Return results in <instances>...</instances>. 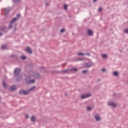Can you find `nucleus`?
<instances>
[{
    "label": "nucleus",
    "mask_w": 128,
    "mask_h": 128,
    "mask_svg": "<svg viewBox=\"0 0 128 128\" xmlns=\"http://www.w3.org/2000/svg\"><path fill=\"white\" fill-rule=\"evenodd\" d=\"M8 27L6 26H0V30H2V32H4L5 33H6L8 32Z\"/></svg>",
    "instance_id": "obj_1"
},
{
    "label": "nucleus",
    "mask_w": 128,
    "mask_h": 128,
    "mask_svg": "<svg viewBox=\"0 0 128 128\" xmlns=\"http://www.w3.org/2000/svg\"><path fill=\"white\" fill-rule=\"evenodd\" d=\"M28 78H30V76H28L26 78V84H34V82H36V80L34 79L28 80Z\"/></svg>",
    "instance_id": "obj_2"
},
{
    "label": "nucleus",
    "mask_w": 128,
    "mask_h": 128,
    "mask_svg": "<svg viewBox=\"0 0 128 128\" xmlns=\"http://www.w3.org/2000/svg\"><path fill=\"white\" fill-rule=\"evenodd\" d=\"M28 90L26 91L24 90H20L19 91L20 94H24V96H26L28 94Z\"/></svg>",
    "instance_id": "obj_3"
},
{
    "label": "nucleus",
    "mask_w": 128,
    "mask_h": 128,
    "mask_svg": "<svg viewBox=\"0 0 128 128\" xmlns=\"http://www.w3.org/2000/svg\"><path fill=\"white\" fill-rule=\"evenodd\" d=\"M20 74V68H16L14 71V74L16 76H18Z\"/></svg>",
    "instance_id": "obj_4"
},
{
    "label": "nucleus",
    "mask_w": 128,
    "mask_h": 128,
    "mask_svg": "<svg viewBox=\"0 0 128 128\" xmlns=\"http://www.w3.org/2000/svg\"><path fill=\"white\" fill-rule=\"evenodd\" d=\"M16 22V18H14L12 19L8 26L9 28H12V24Z\"/></svg>",
    "instance_id": "obj_5"
},
{
    "label": "nucleus",
    "mask_w": 128,
    "mask_h": 128,
    "mask_svg": "<svg viewBox=\"0 0 128 128\" xmlns=\"http://www.w3.org/2000/svg\"><path fill=\"white\" fill-rule=\"evenodd\" d=\"M108 104L109 106H112V108H116V104L114 102H109Z\"/></svg>",
    "instance_id": "obj_6"
},
{
    "label": "nucleus",
    "mask_w": 128,
    "mask_h": 128,
    "mask_svg": "<svg viewBox=\"0 0 128 128\" xmlns=\"http://www.w3.org/2000/svg\"><path fill=\"white\" fill-rule=\"evenodd\" d=\"M90 94H86L82 95L81 98L82 100H84V98H90Z\"/></svg>",
    "instance_id": "obj_7"
},
{
    "label": "nucleus",
    "mask_w": 128,
    "mask_h": 128,
    "mask_svg": "<svg viewBox=\"0 0 128 128\" xmlns=\"http://www.w3.org/2000/svg\"><path fill=\"white\" fill-rule=\"evenodd\" d=\"M25 52H28L30 54H32V48H30L29 46H27L26 48V50H25Z\"/></svg>",
    "instance_id": "obj_8"
},
{
    "label": "nucleus",
    "mask_w": 128,
    "mask_h": 128,
    "mask_svg": "<svg viewBox=\"0 0 128 128\" xmlns=\"http://www.w3.org/2000/svg\"><path fill=\"white\" fill-rule=\"evenodd\" d=\"M10 10V8H4V12L5 16H8V14Z\"/></svg>",
    "instance_id": "obj_9"
},
{
    "label": "nucleus",
    "mask_w": 128,
    "mask_h": 128,
    "mask_svg": "<svg viewBox=\"0 0 128 128\" xmlns=\"http://www.w3.org/2000/svg\"><path fill=\"white\" fill-rule=\"evenodd\" d=\"M87 34H88V36H92V34H94V32L91 30L88 29Z\"/></svg>",
    "instance_id": "obj_10"
},
{
    "label": "nucleus",
    "mask_w": 128,
    "mask_h": 128,
    "mask_svg": "<svg viewBox=\"0 0 128 128\" xmlns=\"http://www.w3.org/2000/svg\"><path fill=\"white\" fill-rule=\"evenodd\" d=\"M84 66V68H90V66H92L90 64V63H85Z\"/></svg>",
    "instance_id": "obj_11"
},
{
    "label": "nucleus",
    "mask_w": 128,
    "mask_h": 128,
    "mask_svg": "<svg viewBox=\"0 0 128 128\" xmlns=\"http://www.w3.org/2000/svg\"><path fill=\"white\" fill-rule=\"evenodd\" d=\"M95 119L96 120V122H100V117L98 115H96L95 116Z\"/></svg>",
    "instance_id": "obj_12"
},
{
    "label": "nucleus",
    "mask_w": 128,
    "mask_h": 128,
    "mask_svg": "<svg viewBox=\"0 0 128 128\" xmlns=\"http://www.w3.org/2000/svg\"><path fill=\"white\" fill-rule=\"evenodd\" d=\"M34 76L36 78H40V74H38V73L36 74H34Z\"/></svg>",
    "instance_id": "obj_13"
},
{
    "label": "nucleus",
    "mask_w": 128,
    "mask_h": 128,
    "mask_svg": "<svg viewBox=\"0 0 128 128\" xmlns=\"http://www.w3.org/2000/svg\"><path fill=\"white\" fill-rule=\"evenodd\" d=\"M10 89L12 90L13 92L16 90V86L13 85L10 86Z\"/></svg>",
    "instance_id": "obj_14"
},
{
    "label": "nucleus",
    "mask_w": 128,
    "mask_h": 128,
    "mask_svg": "<svg viewBox=\"0 0 128 128\" xmlns=\"http://www.w3.org/2000/svg\"><path fill=\"white\" fill-rule=\"evenodd\" d=\"M113 75L115 76H118V72L116 71H114L113 73Z\"/></svg>",
    "instance_id": "obj_15"
},
{
    "label": "nucleus",
    "mask_w": 128,
    "mask_h": 128,
    "mask_svg": "<svg viewBox=\"0 0 128 128\" xmlns=\"http://www.w3.org/2000/svg\"><path fill=\"white\" fill-rule=\"evenodd\" d=\"M34 88H36V86H33L28 90V92H32V90H34Z\"/></svg>",
    "instance_id": "obj_16"
},
{
    "label": "nucleus",
    "mask_w": 128,
    "mask_h": 128,
    "mask_svg": "<svg viewBox=\"0 0 128 128\" xmlns=\"http://www.w3.org/2000/svg\"><path fill=\"white\" fill-rule=\"evenodd\" d=\"M20 18V14H18L16 15V17L14 18H16V20H18V18Z\"/></svg>",
    "instance_id": "obj_17"
},
{
    "label": "nucleus",
    "mask_w": 128,
    "mask_h": 128,
    "mask_svg": "<svg viewBox=\"0 0 128 128\" xmlns=\"http://www.w3.org/2000/svg\"><path fill=\"white\" fill-rule=\"evenodd\" d=\"M101 56H102V58H107L106 54H102Z\"/></svg>",
    "instance_id": "obj_18"
},
{
    "label": "nucleus",
    "mask_w": 128,
    "mask_h": 128,
    "mask_svg": "<svg viewBox=\"0 0 128 128\" xmlns=\"http://www.w3.org/2000/svg\"><path fill=\"white\" fill-rule=\"evenodd\" d=\"M70 70L71 72H76L78 70V68H72L70 69Z\"/></svg>",
    "instance_id": "obj_19"
},
{
    "label": "nucleus",
    "mask_w": 128,
    "mask_h": 128,
    "mask_svg": "<svg viewBox=\"0 0 128 128\" xmlns=\"http://www.w3.org/2000/svg\"><path fill=\"white\" fill-rule=\"evenodd\" d=\"M31 122H36V117L32 116L31 117Z\"/></svg>",
    "instance_id": "obj_20"
},
{
    "label": "nucleus",
    "mask_w": 128,
    "mask_h": 128,
    "mask_svg": "<svg viewBox=\"0 0 128 128\" xmlns=\"http://www.w3.org/2000/svg\"><path fill=\"white\" fill-rule=\"evenodd\" d=\"M1 48L2 50H6V45H2Z\"/></svg>",
    "instance_id": "obj_21"
},
{
    "label": "nucleus",
    "mask_w": 128,
    "mask_h": 128,
    "mask_svg": "<svg viewBox=\"0 0 128 128\" xmlns=\"http://www.w3.org/2000/svg\"><path fill=\"white\" fill-rule=\"evenodd\" d=\"M124 34H128V28L124 30Z\"/></svg>",
    "instance_id": "obj_22"
},
{
    "label": "nucleus",
    "mask_w": 128,
    "mask_h": 128,
    "mask_svg": "<svg viewBox=\"0 0 128 128\" xmlns=\"http://www.w3.org/2000/svg\"><path fill=\"white\" fill-rule=\"evenodd\" d=\"M78 56H86V54L78 52Z\"/></svg>",
    "instance_id": "obj_23"
},
{
    "label": "nucleus",
    "mask_w": 128,
    "mask_h": 128,
    "mask_svg": "<svg viewBox=\"0 0 128 128\" xmlns=\"http://www.w3.org/2000/svg\"><path fill=\"white\" fill-rule=\"evenodd\" d=\"M88 72V70H84L83 71H82V74H86Z\"/></svg>",
    "instance_id": "obj_24"
},
{
    "label": "nucleus",
    "mask_w": 128,
    "mask_h": 128,
    "mask_svg": "<svg viewBox=\"0 0 128 128\" xmlns=\"http://www.w3.org/2000/svg\"><path fill=\"white\" fill-rule=\"evenodd\" d=\"M66 32V29L62 28L60 30V32Z\"/></svg>",
    "instance_id": "obj_25"
},
{
    "label": "nucleus",
    "mask_w": 128,
    "mask_h": 128,
    "mask_svg": "<svg viewBox=\"0 0 128 128\" xmlns=\"http://www.w3.org/2000/svg\"><path fill=\"white\" fill-rule=\"evenodd\" d=\"M21 58H22V60H26V56H21Z\"/></svg>",
    "instance_id": "obj_26"
},
{
    "label": "nucleus",
    "mask_w": 128,
    "mask_h": 128,
    "mask_svg": "<svg viewBox=\"0 0 128 128\" xmlns=\"http://www.w3.org/2000/svg\"><path fill=\"white\" fill-rule=\"evenodd\" d=\"M68 70H64L62 71V72H64V74H66V73L68 72Z\"/></svg>",
    "instance_id": "obj_27"
},
{
    "label": "nucleus",
    "mask_w": 128,
    "mask_h": 128,
    "mask_svg": "<svg viewBox=\"0 0 128 128\" xmlns=\"http://www.w3.org/2000/svg\"><path fill=\"white\" fill-rule=\"evenodd\" d=\"M64 10H68V5L64 4Z\"/></svg>",
    "instance_id": "obj_28"
},
{
    "label": "nucleus",
    "mask_w": 128,
    "mask_h": 128,
    "mask_svg": "<svg viewBox=\"0 0 128 128\" xmlns=\"http://www.w3.org/2000/svg\"><path fill=\"white\" fill-rule=\"evenodd\" d=\"M87 110L90 111V110H92V107L90 106H88L87 108Z\"/></svg>",
    "instance_id": "obj_29"
},
{
    "label": "nucleus",
    "mask_w": 128,
    "mask_h": 128,
    "mask_svg": "<svg viewBox=\"0 0 128 128\" xmlns=\"http://www.w3.org/2000/svg\"><path fill=\"white\" fill-rule=\"evenodd\" d=\"M86 56H90V52H87V53L86 54Z\"/></svg>",
    "instance_id": "obj_30"
},
{
    "label": "nucleus",
    "mask_w": 128,
    "mask_h": 128,
    "mask_svg": "<svg viewBox=\"0 0 128 128\" xmlns=\"http://www.w3.org/2000/svg\"><path fill=\"white\" fill-rule=\"evenodd\" d=\"M20 0H13L14 2H18Z\"/></svg>",
    "instance_id": "obj_31"
},
{
    "label": "nucleus",
    "mask_w": 128,
    "mask_h": 128,
    "mask_svg": "<svg viewBox=\"0 0 128 128\" xmlns=\"http://www.w3.org/2000/svg\"><path fill=\"white\" fill-rule=\"evenodd\" d=\"M102 8H100L98 10V11L100 12H102Z\"/></svg>",
    "instance_id": "obj_32"
},
{
    "label": "nucleus",
    "mask_w": 128,
    "mask_h": 128,
    "mask_svg": "<svg viewBox=\"0 0 128 128\" xmlns=\"http://www.w3.org/2000/svg\"><path fill=\"white\" fill-rule=\"evenodd\" d=\"M77 60H84V58H78L77 59Z\"/></svg>",
    "instance_id": "obj_33"
},
{
    "label": "nucleus",
    "mask_w": 128,
    "mask_h": 128,
    "mask_svg": "<svg viewBox=\"0 0 128 128\" xmlns=\"http://www.w3.org/2000/svg\"><path fill=\"white\" fill-rule=\"evenodd\" d=\"M3 86L4 88H6V82L4 81L3 82Z\"/></svg>",
    "instance_id": "obj_34"
},
{
    "label": "nucleus",
    "mask_w": 128,
    "mask_h": 128,
    "mask_svg": "<svg viewBox=\"0 0 128 128\" xmlns=\"http://www.w3.org/2000/svg\"><path fill=\"white\" fill-rule=\"evenodd\" d=\"M2 36V32H0V36Z\"/></svg>",
    "instance_id": "obj_35"
},
{
    "label": "nucleus",
    "mask_w": 128,
    "mask_h": 128,
    "mask_svg": "<svg viewBox=\"0 0 128 128\" xmlns=\"http://www.w3.org/2000/svg\"><path fill=\"white\" fill-rule=\"evenodd\" d=\"M102 72H106V69H102Z\"/></svg>",
    "instance_id": "obj_36"
},
{
    "label": "nucleus",
    "mask_w": 128,
    "mask_h": 128,
    "mask_svg": "<svg viewBox=\"0 0 128 128\" xmlns=\"http://www.w3.org/2000/svg\"><path fill=\"white\" fill-rule=\"evenodd\" d=\"M26 118H28V115H26Z\"/></svg>",
    "instance_id": "obj_37"
},
{
    "label": "nucleus",
    "mask_w": 128,
    "mask_h": 128,
    "mask_svg": "<svg viewBox=\"0 0 128 128\" xmlns=\"http://www.w3.org/2000/svg\"><path fill=\"white\" fill-rule=\"evenodd\" d=\"M98 0H93V2H96Z\"/></svg>",
    "instance_id": "obj_38"
},
{
    "label": "nucleus",
    "mask_w": 128,
    "mask_h": 128,
    "mask_svg": "<svg viewBox=\"0 0 128 128\" xmlns=\"http://www.w3.org/2000/svg\"><path fill=\"white\" fill-rule=\"evenodd\" d=\"M40 68L41 70H42V68H44V67H40Z\"/></svg>",
    "instance_id": "obj_39"
},
{
    "label": "nucleus",
    "mask_w": 128,
    "mask_h": 128,
    "mask_svg": "<svg viewBox=\"0 0 128 128\" xmlns=\"http://www.w3.org/2000/svg\"><path fill=\"white\" fill-rule=\"evenodd\" d=\"M65 96H68V94L66 93H65Z\"/></svg>",
    "instance_id": "obj_40"
},
{
    "label": "nucleus",
    "mask_w": 128,
    "mask_h": 128,
    "mask_svg": "<svg viewBox=\"0 0 128 128\" xmlns=\"http://www.w3.org/2000/svg\"><path fill=\"white\" fill-rule=\"evenodd\" d=\"M18 78H22V76H20V77H18Z\"/></svg>",
    "instance_id": "obj_41"
},
{
    "label": "nucleus",
    "mask_w": 128,
    "mask_h": 128,
    "mask_svg": "<svg viewBox=\"0 0 128 128\" xmlns=\"http://www.w3.org/2000/svg\"><path fill=\"white\" fill-rule=\"evenodd\" d=\"M115 95H116V94H114V96H115Z\"/></svg>",
    "instance_id": "obj_42"
},
{
    "label": "nucleus",
    "mask_w": 128,
    "mask_h": 128,
    "mask_svg": "<svg viewBox=\"0 0 128 128\" xmlns=\"http://www.w3.org/2000/svg\"><path fill=\"white\" fill-rule=\"evenodd\" d=\"M46 6H48V4H46Z\"/></svg>",
    "instance_id": "obj_43"
},
{
    "label": "nucleus",
    "mask_w": 128,
    "mask_h": 128,
    "mask_svg": "<svg viewBox=\"0 0 128 128\" xmlns=\"http://www.w3.org/2000/svg\"><path fill=\"white\" fill-rule=\"evenodd\" d=\"M17 80H18V79Z\"/></svg>",
    "instance_id": "obj_44"
}]
</instances>
